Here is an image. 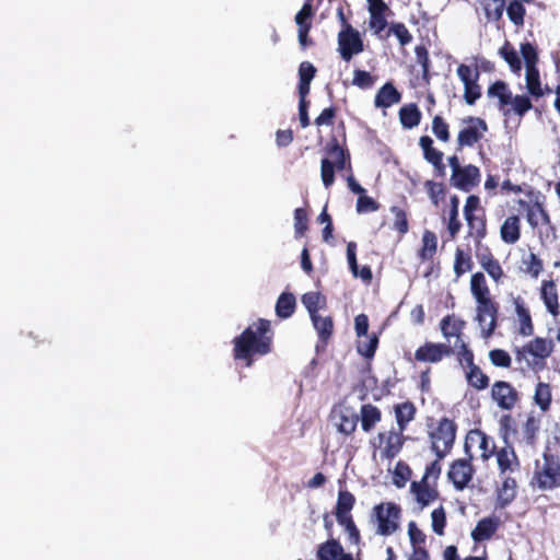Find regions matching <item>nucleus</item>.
Listing matches in <instances>:
<instances>
[{"label": "nucleus", "instance_id": "obj_1", "mask_svg": "<svg viewBox=\"0 0 560 560\" xmlns=\"http://www.w3.org/2000/svg\"><path fill=\"white\" fill-rule=\"evenodd\" d=\"M273 336L271 322L258 318L232 339L234 361L250 368L257 358L272 352Z\"/></svg>", "mask_w": 560, "mask_h": 560}, {"label": "nucleus", "instance_id": "obj_2", "mask_svg": "<svg viewBox=\"0 0 560 560\" xmlns=\"http://www.w3.org/2000/svg\"><path fill=\"white\" fill-rule=\"evenodd\" d=\"M529 486L540 491H552L560 488L559 455L547 450L542 453L541 459L535 460Z\"/></svg>", "mask_w": 560, "mask_h": 560}, {"label": "nucleus", "instance_id": "obj_3", "mask_svg": "<svg viewBox=\"0 0 560 560\" xmlns=\"http://www.w3.org/2000/svg\"><path fill=\"white\" fill-rule=\"evenodd\" d=\"M555 343L551 339L535 337L522 347L514 349L515 360L518 363L526 362V368L540 371L546 368L547 359L552 354Z\"/></svg>", "mask_w": 560, "mask_h": 560}, {"label": "nucleus", "instance_id": "obj_4", "mask_svg": "<svg viewBox=\"0 0 560 560\" xmlns=\"http://www.w3.org/2000/svg\"><path fill=\"white\" fill-rule=\"evenodd\" d=\"M488 96L498 97L499 109L506 117L512 113L523 117L533 107L532 101L528 96H513L512 92L509 90L508 84L500 80L495 81L488 88Z\"/></svg>", "mask_w": 560, "mask_h": 560}, {"label": "nucleus", "instance_id": "obj_5", "mask_svg": "<svg viewBox=\"0 0 560 560\" xmlns=\"http://www.w3.org/2000/svg\"><path fill=\"white\" fill-rule=\"evenodd\" d=\"M325 152L334 160L324 158L320 162L322 182L326 188H329L335 183V170L343 171L347 165L350 166V153L342 148L336 137H331L326 143Z\"/></svg>", "mask_w": 560, "mask_h": 560}, {"label": "nucleus", "instance_id": "obj_6", "mask_svg": "<svg viewBox=\"0 0 560 560\" xmlns=\"http://www.w3.org/2000/svg\"><path fill=\"white\" fill-rule=\"evenodd\" d=\"M457 433V424L454 420L442 417L434 425L430 427L428 436L431 450L439 458L448 455L454 446Z\"/></svg>", "mask_w": 560, "mask_h": 560}, {"label": "nucleus", "instance_id": "obj_7", "mask_svg": "<svg viewBox=\"0 0 560 560\" xmlns=\"http://www.w3.org/2000/svg\"><path fill=\"white\" fill-rule=\"evenodd\" d=\"M464 218L468 226V235L472 237L477 246L487 235L486 211L480 205V198L469 195L464 206Z\"/></svg>", "mask_w": 560, "mask_h": 560}, {"label": "nucleus", "instance_id": "obj_8", "mask_svg": "<svg viewBox=\"0 0 560 560\" xmlns=\"http://www.w3.org/2000/svg\"><path fill=\"white\" fill-rule=\"evenodd\" d=\"M499 311L500 305L493 298L476 301L475 320L480 328L482 338L488 339L494 334L498 327Z\"/></svg>", "mask_w": 560, "mask_h": 560}, {"label": "nucleus", "instance_id": "obj_9", "mask_svg": "<svg viewBox=\"0 0 560 560\" xmlns=\"http://www.w3.org/2000/svg\"><path fill=\"white\" fill-rule=\"evenodd\" d=\"M377 522V534L382 536L393 535L399 527L401 509L394 502L380 503L373 508Z\"/></svg>", "mask_w": 560, "mask_h": 560}, {"label": "nucleus", "instance_id": "obj_10", "mask_svg": "<svg viewBox=\"0 0 560 560\" xmlns=\"http://www.w3.org/2000/svg\"><path fill=\"white\" fill-rule=\"evenodd\" d=\"M490 396L497 407L504 411H512L521 402V393L508 381H495L491 386Z\"/></svg>", "mask_w": 560, "mask_h": 560}, {"label": "nucleus", "instance_id": "obj_11", "mask_svg": "<svg viewBox=\"0 0 560 560\" xmlns=\"http://www.w3.org/2000/svg\"><path fill=\"white\" fill-rule=\"evenodd\" d=\"M462 121L467 126L458 132L456 151H462L465 147H474L488 130L487 122L480 117L468 116Z\"/></svg>", "mask_w": 560, "mask_h": 560}, {"label": "nucleus", "instance_id": "obj_12", "mask_svg": "<svg viewBox=\"0 0 560 560\" xmlns=\"http://www.w3.org/2000/svg\"><path fill=\"white\" fill-rule=\"evenodd\" d=\"M338 50L345 61H350L354 55L364 50V44L359 31L350 24L338 34Z\"/></svg>", "mask_w": 560, "mask_h": 560}, {"label": "nucleus", "instance_id": "obj_13", "mask_svg": "<svg viewBox=\"0 0 560 560\" xmlns=\"http://www.w3.org/2000/svg\"><path fill=\"white\" fill-rule=\"evenodd\" d=\"M455 353L453 347L443 342L425 341L415 351V360L421 363H440Z\"/></svg>", "mask_w": 560, "mask_h": 560}, {"label": "nucleus", "instance_id": "obj_14", "mask_svg": "<svg viewBox=\"0 0 560 560\" xmlns=\"http://www.w3.org/2000/svg\"><path fill=\"white\" fill-rule=\"evenodd\" d=\"M402 430L392 429L377 434L380 455L384 459H394L402 450L407 438Z\"/></svg>", "mask_w": 560, "mask_h": 560}, {"label": "nucleus", "instance_id": "obj_15", "mask_svg": "<svg viewBox=\"0 0 560 560\" xmlns=\"http://www.w3.org/2000/svg\"><path fill=\"white\" fill-rule=\"evenodd\" d=\"M457 75L464 84V100L468 105H474L481 96V88L478 84L479 71L469 66L460 63L457 67Z\"/></svg>", "mask_w": 560, "mask_h": 560}, {"label": "nucleus", "instance_id": "obj_16", "mask_svg": "<svg viewBox=\"0 0 560 560\" xmlns=\"http://www.w3.org/2000/svg\"><path fill=\"white\" fill-rule=\"evenodd\" d=\"M329 419L338 432L348 436L355 431L359 417L350 407L339 404L331 408Z\"/></svg>", "mask_w": 560, "mask_h": 560}, {"label": "nucleus", "instance_id": "obj_17", "mask_svg": "<svg viewBox=\"0 0 560 560\" xmlns=\"http://www.w3.org/2000/svg\"><path fill=\"white\" fill-rule=\"evenodd\" d=\"M314 14L313 0H306L301 10L295 14L294 21L298 25V40L302 49L314 45V42L308 37Z\"/></svg>", "mask_w": 560, "mask_h": 560}, {"label": "nucleus", "instance_id": "obj_18", "mask_svg": "<svg viewBox=\"0 0 560 560\" xmlns=\"http://www.w3.org/2000/svg\"><path fill=\"white\" fill-rule=\"evenodd\" d=\"M475 468L469 459L459 458L455 459L447 471V478L453 483L454 488L463 491L468 487L472 480Z\"/></svg>", "mask_w": 560, "mask_h": 560}, {"label": "nucleus", "instance_id": "obj_19", "mask_svg": "<svg viewBox=\"0 0 560 560\" xmlns=\"http://www.w3.org/2000/svg\"><path fill=\"white\" fill-rule=\"evenodd\" d=\"M476 258L481 268L497 284L501 283L504 278L503 268L498 258L493 255L488 246H477Z\"/></svg>", "mask_w": 560, "mask_h": 560}, {"label": "nucleus", "instance_id": "obj_20", "mask_svg": "<svg viewBox=\"0 0 560 560\" xmlns=\"http://www.w3.org/2000/svg\"><path fill=\"white\" fill-rule=\"evenodd\" d=\"M410 492L413 494L416 502L421 509L430 505L440 497L438 485L422 479L411 482Z\"/></svg>", "mask_w": 560, "mask_h": 560}, {"label": "nucleus", "instance_id": "obj_21", "mask_svg": "<svg viewBox=\"0 0 560 560\" xmlns=\"http://www.w3.org/2000/svg\"><path fill=\"white\" fill-rule=\"evenodd\" d=\"M451 182L454 187L470 191L480 182V171L472 164L463 166L456 174H452Z\"/></svg>", "mask_w": 560, "mask_h": 560}, {"label": "nucleus", "instance_id": "obj_22", "mask_svg": "<svg viewBox=\"0 0 560 560\" xmlns=\"http://www.w3.org/2000/svg\"><path fill=\"white\" fill-rule=\"evenodd\" d=\"M517 203L520 207L526 211V220L528 224L535 229L539 224L541 225H549L551 224V219L549 213L544 207V203L536 200L533 203H528L527 201L523 199H518Z\"/></svg>", "mask_w": 560, "mask_h": 560}, {"label": "nucleus", "instance_id": "obj_23", "mask_svg": "<svg viewBox=\"0 0 560 560\" xmlns=\"http://www.w3.org/2000/svg\"><path fill=\"white\" fill-rule=\"evenodd\" d=\"M317 560H353L350 553H346L340 541L330 538L320 544L316 552Z\"/></svg>", "mask_w": 560, "mask_h": 560}, {"label": "nucleus", "instance_id": "obj_24", "mask_svg": "<svg viewBox=\"0 0 560 560\" xmlns=\"http://www.w3.org/2000/svg\"><path fill=\"white\" fill-rule=\"evenodd\" d=\"M540 299L547 311L556 318L560 314L557 284L553 280H544L540 287Z\"/></svg>", "mask_w": 560, "mask_h": 560}, {"label": "nucleus", "instance_id": "obj_25", "mask_svg": "<svg viewBox=\"0 0 560 560\" xmlns=\"http://www.w3.org/2000/svg\"><path fill=\"white\" fill-rule=\"evenodd\" d=\"M500 527V518L488 516L479 520L476 527L471 530V538L476 542L489 540Z\"/></svg>", "mask_w": 560, "mask_h": 560}, {"label": "nucleus", "instance_id": "obj_26", "mask_svg": "<svg viewBox=\"0 0 560 560\" xmlns=\"http://www.w3.org/2000/svg\"><path fill=\"white\" fill-rule=\"evenodd\" d=\"M400 101L401 93L392 82H386L375 94L374 106L377 108H388Z\"/></svg>", "mask_w": 560, "mask_h": 560}, {"label": "nucleus", "instance_id": "obj_27", "mask_svg": "<svg viewBox=\"0 0 560 560\" xmlns=\"http://www.w3.org/2000/svg\"><path fill=\"white\" fill-rule=\"evenodd\" d=\"M501 240L505 244H515L521 238V218L517 214L509 215L500 228Z\"/></svg>", "mask_w": 560, "mask_h": 560}, {"label": "nucleus", "instance_id": "obj_28", "mask_svg": "<svg viewBox=\"0 0 560 560\" xmlns=\"http://www.w3.org/2000/svg\"><path fill=\"white\" fill-rule=\"evenodd\" d=\"M497 463L501 476L520 469V460L512 446L502 447L497 452Z\"/></svg>", "mask_w": 560, "mask_h": 560}, {"label": "nucleus", "instance_id": "obj_29", "mask_svg": "<svg viewBox=\"0 0 560 560\" xmlns=\"http://www.w3.org/2000/svg\"><path fill=\"white\" fill-rule=\"evenodd\" d=\"M515 313L520 323L518 334L523 337H530L535 332L534 324L532 320L528 308L524 305L521 296L514 299Z\"/></svg>", "mask_w": 560, "mask_h": 560}, {"label": "nucleus", "instance_id": "obj_30", "mask_svg": "<svg viewBox=\"0 0 560 560\" xmlns=\"http://www.w3.org/2000/svg\"><path fill=\"white\" fill-rule=\"evenodd\" d=\"M393 409L397 423V429L405 431L408 424L416 418V405L410 400H406L404 402L394 405Z\"/></svg>", "mask_w": 560, "mask_h": 560}, {"label": "nucleus", "instance_id": "obj_31", "mask_svg": "<svg viewBox=\"0 0 560 560\" xmlns=\"http://www.w3.org/2000/svg\"><path fill=\"white\" fill-rule=\"evenodd\" d=\"M399 120L405 129L417 127L422 118L421 110L416 103L406 104L398 112Z\"/></svg>", "mask_w": 560, "mask_h": 560}, {"label": "nucleus", "instance_id": "obj_32", "mask_svg": "<svg viewBox=\"0 0 560 560\" xmlns=\"http://www.w3.org/2000/svg\"><path fill=\"white\" fill-rule=\"evenodd\" d=\"M313 326L318 335L319 341L326 346L334 334V319L331 316L314 315L311 317Z\"/></svg>", "mask_w": 560, "mask_h": 560}, {"label": "nucleus", "instance_id": "obj_33", "mask_svg": "<svg viewBox=\"0 0 560 560\" xmlns=\"http://www.w3.org/2000/svg\"><path fill=\"white\" fill-rule=\"evenodd\" d=\"M517 482L515 478L503 476L502 485L498 488V505L508 506L516 497Z\"/></svg>", "mask_w": 560, "mask_h": 560}, {"label": "nucleus", "instance_id": "obj_34", "mask_svg": "<svg viewBox=\"0 0 560 560\" xmlns=\"http://www.w3.org/2000/svg\"><path fill=\"white\" fill-rule=\"evenodd\" d=\"M534 404L539 407L542 412H547L552 404V388L549 383L539 381L535 386L533 396Z\"/></svg>", "mask_w": 560, "mask_h": 560}, {"label": "nucleus", "instance_id": "obj_35", "mask_svg": "<svg viewBox=\"0 0 560 560\" xmlns=\"http://www.w3.org/2000/svg\"><path fill=\"white\" fill-rule=\"evenodd\" d=\"M465 324L466 323L463 319H458L455 318V316L447 315L440 323L442 335L446 339H450L451 337H456V342H459L462 341L460 337L463 335Z\"/></svg>", "mask_w": 560, "mask_h": 560}, {"label": "nucleus", "instance_id": "obj_36", "mask_svg": "<svg viewBox=\"0 0 560 560\" xmlns=\"http://www.w3.org/2000/svg\"><path fill=\"white\" fill-rule=\"evenodd\" d=\"M479 3L488 22L502 20L506 0H479Z\"/></svg>", "mask_w": 560, "mask_h": 560}, {"label": "nucleus", "instance_id": "obj_37", "mask_svg": "<svg viewBox=\"0 0 560 560\" xmlns=\"http://www.w3.org/2000/svg\"><path fill=\"white\" fill-rule=\"evenodd\" d=\"M355 504V497L348 490H340L338 492L335 515L337 521L346 518L351 515V510Z\"/></svg>", "mask_w": 560, "mask_h": 560}, {"label": "nucleus", "instance_id": "obj_38", "mask_svg": "<svg viewBox=\"0 0 560 560\" xmlns=\"http://www.w3.org/2000/svg\"><path fill=\"white\" fill-rule=\"evenodd\" d=\"M540 420L533 413H528L522 427L523 441L526 445L535 446L538 440Z\"/></svg>", "mask_w": 560, "mask_h": 560}, {"label": "nucleus", "instance_id": "obj_39", "mask_svg": "<svg viewBox=\"0 0 560 560\" xmlns=\"http://www.w3.org/2000/svg\"><path fill=\"white\" fill-rule=\"evenodd\" d=\"M470 292L475 301L490 299L491 293L483 272L478 271L470 277Z\"/></svg>", "mask_w": 560, "mask_h": 560}, {"label": "nucleus", "instance_id": "obj_40", "mask_svg": "<svg viewBox=\"0 0 560 560\" xmlns=\"http://www.w3.org/2000/svg\"><path fill=\"white\" fill-rule=\"evenodd\" d=\"M360 412L361 427L364 432H370L382 419L381 410L372 404L362 405Z\"/></svg>", "mask_w": 560, "mask_h": 560}, {"label": "nucleus", "instance_id": "obj_41", "mask_svg": "<svg viewBox=\"0 0 560 560\" xmlns=\"http://www.w3.org/2000/svg\"><path fill=\"white\" fill-rule=\"evenodd\" d=\"M474 268V261L471 258L470 253L465 252L460 247H457L455 249V256H454V273L456 280L463 277L466 272L471 271Z\"/></svg>", "mask_w": 560, "mask_h": 560}, {"label": "nucleus", "instance_id": "obj_42", "mask_svg": "<svg viewBox=\"0 0 560 560\" xmlns=\"http://www.w3.org/2000/svg\"><path fill=\"white\" fill-rule=\"evenodd\" d=\"M499 55L509 65L513 73L520 74L522 70V61L516 49L509 40H505L504 44L500 47Z\"/></svg>", "mask_w": 560, "mask_h": 560}, {"label": "nucleus", "instance_id": "obj_43", "mask_svg": "<svg viewBox=\"0 0 560 560\" xmlns=\"http://www.w3.org/2000/svg\"><path fill=\"white\" fill-rule=\"evenodd\" d=\"M296 301L292 293L283 292L279 295L276 303V314L280 318H289L295 311Z\"/></svg>", "mask_w": 560, "mask_h": 560}, {"label": "nucleus", "instance_id": "obj_44", "mask_svg": "<svg viewBox=\"0 0 560 560\" xmlns=\"http://www.w3.org/2000/svg\"><path fill=\"white\" fill-rule=\"evenodd\" d=\"M438 238L436 235L427 230L422 235V246L419 249L418 256L422 261L432 260L436 254Z\"/></svg>", "mask_w": 560, "mask_h": 560}, {"label": "nucleus", "instance_id": "obj_45", "mask_svg": "<svg viewBox=\"0 0 560 560\" xmlns=\"http://www.w3.org/2000/svg\"><path fill=\"white\" fill-rule=\"evenodd\" d=\"M466 380L469 386L477 390L486 389L490 383L489 376L477 364L467 369Z\"/></svg>", "mask_w": 560, "mask_h": 560}, {"label": "nucleus", "instance_id": "obj_46", "mask_svg": "<svg viewBox=\"0 0 560 560\" xmlns=\"http://www.w3.org/2000/svg\"><path fill=\"white\" fill-rule=\"evenodd\" d=\"M302 303L307 310L310 317L318 315V311L326 304V298L320 292H307L302 295Z\"/></svg>", "mask_w": 560, "mask_h": 560}, {"label": "nucleus", "instance_id": "obj_47", "mask_svg": "<svg viewBox=\"0 0 560 560\" xmlns=\"http://www.w3.org/2000/svg\"><path fill=\"white\" fill-rule=\"evenodd\" d=\"M523 3L525 2L521 0H511L504 9L506 10L509 20L517 27L524 25L526 8Z\"/></svg>", "mask_w": 560, "mask_h": 560}, {"label": "nucleus", "instance_id": "obj_48", "mask_svg": "<svg viewBox=\"0 0 560 560\" xmlns=\"http://www.w3.org/2000/svg\"><path fill=\"white\" fill-rule=\"evenodd\" d=\"M526 89L528 93L535 98H539L545 95V91L541 86L538 68L526 69L525 73Z\"/></svg>", "mask_w": 560, "mask_h": 560}, {"label": "nucleus", "instance_id": "obj_49", "mask_svg": "<svg viewBox=\"0 0 560 560\" xmlns=\"http://www.w3.org/2000/svg\"><path fill=\"white\" fill-rule=\"evenodd\" d=\"M522 266L523 271L533 278H538L544 270L542 260L533 252L522 258Z\"/></svg>", "mask_w": 560, "mask_h": 560}, {"label": "nucleus", "instance_id": "obj_50", "mask_svg": "<svg viewBox=\"0 0 560 560\" xmlns=\"http://www.w3.org/2000/svg\"><path fill=\"white\" fill-rule=\"evenodd\" d=\"M419 145L422 149L423 158L430 164L443 160V152L434 148L433 140L429 136H421L419 139Z\"/></svg>", "mask_w": 560, "mask_h": 560}, {"label": "nucleus", "instance_id": "obj_51", "mask_svg": "<svg viewBox=\"0 0 560 560\" xmlns=\"http://www.w3.org/2000/svg\"><path fill=\"white\" fill-rule=\"evenodd\" d=\"M390 35H395L401 46L410 44L413 39L409 30L401 22L392 23L384 34V39L388 38Z\"/></svg>", "mask_w": 560, "mask_h": 560}, {"label": "nucleus", "instance_id": "obj_52", "mask_svg": "<svg viewBox=\"0 0 560 560\" xmlns=\"http://www.w3.org/2000/svg\"><path fill=\"white\" fill-rule=\"evenodd\" d=\"M368 340L361 341L359 340L357 343V351L359 354L364 357L365 359H373L375 355V352L378 347L380 338L378 335L373 332L371 335H368Z\"/></svg>", "mask_w": 560, "mask_h": 560}, {"label": "nucleus", "instance_id": "obj_53", "mask_svg": "<svg viewBox=\"0 0 560 560\" xmlns=\"http://www.w3.org/2000/svg\"><path fill=\"white\" fill-rule=\"evenodd\" d=\"M424 188L427 194L431 200V202L438 207L440 202L444 199L446 194V188L443 183H436L434 180H425Z\"/></svg>", "mask_w": 560, "mask_h": 560}, {"label": "nucleus", "instance_id": "obj_54", "mask_svg": "<svg viewBox=\"0 0 560 560\" xmlns=\"http://www.w3.org/2000/svg\"><path fill=\"white\" fill-rule=\"evenodd\" d=\"M432 132L442 142H448L451 139L450 125L440 115L432 119Z\"/></svg>", "mask_w": 560, "mask_h": 560}, {"label": "nucleus", "instance_id": "obj_55", "mask_svg": "<svg viewBox=\"0 0 560 560\" xmlns=\"http://www.w3.org/2000/svg\"><path fill=\"white\" fill-rule=\"evenodd\" d=\"M489 360L495 368L510 369L512 366V358L504 349L495 348L490 350Z\"/></svg>", "mask_w": 560, "mask_h": 560}, {"label": "nucleus", "instance_id": "obj_56", "mask_svg": "<svg viewBox=\"0 0 560 560\" xmlns=\"http://www.w3.org/2000/svg\"><path fill=\"white\" fill-rule=\"evenodd\" d=\"M308 230V214L306 209L296 208L294 210V234L295 237H302Z\"/></svg>", "mask_w": 560, "mask_h": 560}, {"label": "nucleus", "instance_id": "obj_57", "mask_svg": "<svg viewBox=\"0 0 560 560\" xmlns=\"http://www.w3.org/2000/svg\"><path fill=\"white\" fill-rule=\"evenodd\" d=\"M390 211L395 217L393 229L397 231L400 235H405L409 230V223L406 211L397 206L392 207Z\"/></svg>", "mask_w": 560, "mask_h": 560}, {"label": "nucleus", "instance_id": "obj_58", "mask_svg": "<svg viewBox=\"0 0 560 560\" xmlns=\"http://www.w3.org/2000/svg\"><path fill=\"white\" fill-rule=\"evenodd\" d=\"M521 54L526 69L537 68L538 51L535 45L529 42L521 44Z\"/></svg>", "mask_w": 560, "mask_h": 560}, {"label": "nucleus", "instance_id": "obj_59", "mask_svg": "<svg viewBox=\"0 0 560 560\" xmlns=\"http://www.w3.org/2000/svg\"><path fill=\"white\" fill-rule=\"evenodd\" d=\"M411 474L412 471L408 464L405 462H398L394 469V485L397 488H404L410 479Z\"/></svg>", "mask_w": 560, "mask_h": 560}, {"label": "nucleus", "instance_id": "obj_60", "mask_svg": "<svg viewBox=\"0 0 560 560\" xmlns=\"http://www.w3.org/2000/svg\"><path fill=\"white\" fill-rule=\"evenodd\" d=\"M370 28L381 39H384V32L388 26L386 13H370Z\"/></svg>", "mask_w": 560, "mask_h": 560}, {"label": "nucleus", "instance_id": "obj_61", "mask_svg": "<svg viewBox=\"0 0 560 560\" xmlns=\"http://www.w3.org/2000/svg\"><path fill=\"white\" fill-rule=\"evenodd\" d=\"M459 210H447L443 214V221L447 222V231L452 238H455L462 229V222L459 220Z\"/></svg>", "mask_w": 560, "mask_h": 560}, {"label": "nucleus", "instance_id": "obj_62", "mask_svg": "<svg viewBox=\"0 0 560 560\" xmlns=\"http://www.w3.org/2000/svg\"><path fill=\"white\" fill-rule=\"evenodd\" d=\"M432 520V529L436 535H444V529L446 526V513L443 505H440L438 509H434L431 513Z\"/></svg>", "mask_w": 560, "mask_h": 560}, {"label": "nucleus", "instance_id": "obj_63", "mask_svg": "<svg viewBox=\"0 0 560 560\" xmlns=\"http://www.w3.org/2000/svg\"><path fill=\"white\" fill-rule=\"evenodd\" d=\"M455 348L457 349L456 355H457L459 363H462V364L465 363L467 369L475 365L474 352L464 340L456 342Z\"/></svg>", "mask_w": 560, "mask_h": 560}, {"label": "nucleus", "instance_id": "obj_64", "mask_svg": "<svg viewBox=\"0 0 560 560\" xmlns=\"http://www.w3.org/2000/svg\"><path fill=\"white\" fill-rule=\"evenodd\" d=\"M375 83V77L365 70L357 69L353 72L352 84L362 89H371Z\"/></svg>", "mask_w": 560, "mask_h": 560}]
</instances>
